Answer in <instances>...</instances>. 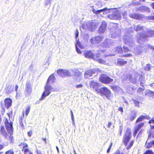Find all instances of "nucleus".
Listing matches in <instances>:
<instances>
[{
	"label": "nucleus",
	"mask_w": 154,
	"mask_h": 154,
	"mask_svg": "<svg viewBox=\"0 0 154 154\" xmlns=\"http://www.w3.org/2000/svg\"><path fill=\"white\" fill-rule=\"evenodd\" d=\"M139 9L142 11H146L147 12H149L150 11L149 9L147 7L142 6L139 8Z\"/></svg>",
	"instance_id": "obj_27"
},
{
	"label": "nucleus",
	"mask_w": 154,
	"mask_h": 154,
	"mask_svg": "<svg viewBox=\"0 0 154 154\" xmlns=\"http://www.w3.org/2000/svg\"><path fill=\"white\" fill-rule=\"evenodd\" d=\"M80 43H79V42H77V44L75 45V48L76 49V51L77 53L79 54H80L81 53V52L80 50L78 48L77 46H79V47H80Z\"/></svg>",
	"instance_id": "obj_34"
},
{
	"label": "nucleus",
	"mask_w": 154,
	"mask_h": 154,
	"mask_svg": "<svg viewBox=\"0 0 154 154\" xmlns=\"http://www.w3.org/2000/svg\"><path fill=\"white\" fill-rule=\"evenodd\" d=\"M154 36V31L149 30L148 29L147 32H146L145 34L143 33L142 32L141 33V34L140 35V39H138V42L139 44L141 43L140 40H141V39H144L148 37Z\"/></svg>",
	"instance_id": "obj_7"
},
{
	"label": "nucleus",
	"mask_w": 154,
	"mask_h": 154,
	"mask_svg": "<svg viewBox=\"0 0 154 154\" xmlns=\"http://www.w3.org/2000/svg\"><path fill=\"white\" fill-rule=\"evenodd\" d=\"M26 91L27 92H31L32 89L29 83H28L26 84Z\"/></svg>",
	"instance_id": "obj_31"
},
{
	"label": "nucleus",
	"mask_w": 154,
	"mask_h": 154,
	"mask_svg": "<svg viewBox=\"0 0 154 154\" xmlns=\"http://www.w3.org/2000/svg\"><path fill=\"white\" fill-rule=\"evenodd\" d=\"M30 106H28L26 108V112H25V115H26V116H27L28 115L30 112Z\"/></svg>",
	"instance_id": "obj_36"
},
{
	"label": "nucleus",
	"mask_w": 154,
	"mask_h": 154,
	"mask_svg": "<svg viewBox=\"0 0 154 154\" xmlns=\"http://www.w3.org/2000/svg\"><path fill=\"white\" fill-rule=\"evenodd\" d=\"M45 5L47 6L49 4L50 5V6L51 4V0H45Z\"/></svg>",
	"instance_id": "obj_43"
},
{
	"label": "nucleus",
	"mask_w": 154,
	"mask_h": 154,
	"mask_svg": "<svg viewBox=\"0 0 154 154\" xmlns=\"http://www.w3.org/2000/svg\"><path fill=\"white\" fill-rule=\"evenodd\" d=\"M118 110L119 111L121 112V114H122L123 113V107H119V108L118 109Z\"/></svg>",
	"instance_id": "obj_48"
},
{
	"label": "nucleus",
	"mask_w": 154,
	"mask_h": 154,
	"mask_svg": "<svg viewBox=\"0 0 154 154\" xmlns=\"http://www.w3.org/2000/svg\"><path fill=\"white\" fill-rule=\"evenodd\" d=\"M19 122V123H20V125H19V126L20 127H21V128L23 129H24V126L23 125V122Z\"/></svg>",
	"instance_id": "obj_42"
},
{
	"label": "nucleus",
	"mask_w": 154,
	"mask_h": 154,
	"mask_svg": "<svg viewBox=\"0 0 154 154\" xmlns=\"http://www.w3.org/2000/svg\"><path fill=\"white\" fill-rule=\"evenodd\" d=\"M135 30L138 32L140 37V35L142 33V32L144 34H145L146 32H147L148 28L139 25L137 26Z\"/></svg>",
	"instance_id": "obj_14"
},
{
	"label": "nucleus",
	"mask_w": 154,
	"mask_h": 154,
	"mask_svg": "<svg viewBox=\"0 0 154 154\" xmlns=\"http://www.w3.org/2000/svg\"><path fill=\"white\" fill-rule=\"evenodd\" d=\"M99 80L102 83L105 84H109L113 81V79L105 74L101 75L99 78Z\"/></svg>",
	"instance_id": "obj_6"
},
{
	"label": "nucleus",
	"mask_w": 154,
	"mask_h": 154,
	"mask_svg": "<svg viewBox=\"0 0 154 154\" xmlns=\"http://www.w3.org/2000/svg\"><path fill=\"white\" fill-rule=\"evenodd\" d=\"M83 86L81 84H79L78 85H77L76 86V88H79L82 87Z\"/></svg>",
	"instance_id": "obj_54"
},
{
	"label": "nucleus",
	"mask_w": 154,
	"mask_h": 154,
	"mask_svg": "<svg viewBox=\"0 0 154 154\" xmlns=\"http://www.w3.org/2000/svg\"><path fill=\"white\" fill-rule=\"evenodd\" d=\"M94 23L91 21H88L83 23L81 26V27L84 29H89L92 32L96 28V26L94 25Z\"/></svg>",
	"instance_id": "obj_9"
},
{
	"label": "nucleus",
	"mask_w": 154,
	"mask_h": 154,
	"mask_svg": "<svg viewBox=\"0 0 154 154\" xmlns=\"http://www.w3.org/2000/svg\"><path fill=\"white\" fill-rule=\"evenodd\" d=\"M132 54H127L125 55H124L123 56L125 57H130L132 56Z\"/></svg>",
	"instance_id": "obj_56"
},
{
	"label": "nucleus",
	"mask_w": 154,
	"mask_h": 154,
	"mask_svg": "<svg viewBox=\"0 0 154 154\" xmlns=\"http://www.w3.org/2000/svg\"><path fill=\"white\" fill-rule=\"evenodd\" d=\"M149 85L151 87L154 88V82L150 84Z\"/></svg>",
	"instance_id": "obj_61"
},
{
	"label": "nucleus",
	"mask_w": 154,
	"mask_h": 154,
	"mask_svg": "<svg viewBox=\"0 0 154 154\" xmlns=\"http://www.w3.org/2000/svg\"><path fill=\"white\" fill-rule=\"evenodd\" d=\"M4 123L7 132L6 131L4 126L1 125L0 133L5 139L13 142L14 140L13 123L11 122H9L7 118L5 119Z\"/></svg>",
	"instance_id": "obj_1"
},
{
	"label": "nucleus",
	"mask_w": 154,
	"mask_h": 154,
	"mask_svg": "<svg viewBox=\"0 0 154 154\" xmlns=\"http://www.w3.org/2000/svg\"><path fill=\"white\" fill-rule=\"evenodd\" d=\"M97 74V71L95 70L90 69L87 70L85 73V76L86 78H88L91 76L93 74H95V73Z\"/></svg>",
	"instance_id": "obj_18"
},
{
	"label": "nucleus",
	"mask_w": 154,
	"mask_h": 154,
	"mask_svg": "<svg viewBox=\"0 0 154 154\" xmlns=\"http://www.w3.org/2000/svg\"><path fill=\"white\" fill-rule=\"evenodd\" d=\"M113 9L112 8H110V9H107L106 8H103L102 9L98 10H96L95 9H93L92 10V11L95 14H98L99 13H100V12L104 11V12H106V13H109L110 12V10H112Z\"/></svg>",
	"instance_id": "obj_19"
},
{
	"label": "nucleus",
	"mask_w": 154,
	"mask_h": 154,
	"mask_svg": "<svg viewBox=\"0 0 154 154\" xmlns=\"http://www.w3.org/2000/svg\"><path fill=\"white\" fill-rule=\"evenodd\" d=\"M134 103V104L135 106H136L138 107L139 106V101L134 99L133 100Z\"/></svg>",
	"instance_id": "obj_38"
},
{
	"label": "nucleus",
	"mask_w": 154,
	"mask_h": 154,
	"mask_svg": "<svg viewBox=\"0 0 154 154\" xmlns=\"http://www.w3.org/2000/svg\"><path fill=\"white\" fill-rule=\"evenodd\" d=\"M111 88L113 90H116L117 89L118 87L116 86H112Z\"/></svg>",
	"instance_id": "obj_47"
},
{
	"label": "nucleus",
	"mask_w": 154,
	"mask_h": 154,
	"mask_svg": "<svg viewBox=\"0 0 154 154\" xmlns=\"http://www.w3.org/2000/svg\"><path fill=\"white\" fill-rule=\"evenodd\" d=\"M119 26V25L116 23H112L110 25L109 29L110 32V35L112 38H115L120 35L121 30Z\"/></svg>",
	"instance_id": "obj_3"
},
{
	"label": "nucleus",
	"mask_w": 154,
	"mask_h": 154,
	"mask_svg": "<svg viewBox=\"0 0 154 154\" xmlns=\"http://www.w3.org/2000/svg\"><path fill=\"white\" fill-rule=\"evenodd\" d=\"M97 93H99L101 96H105L108 99H109L111 97V92L106 87H103L99 89Z\"/></svg>",
	"instance_id": "obj_5"
},
{
	"label": "nucleus",
	"mask_w": 154,
	"mask_h": 154,
	"mask_svg": "<svg viewBox=\"0 0 154 154\" xmlns=\"http://www.w3.org/2000/svg\"><path fill=\"white\" fill-rule=\"evenodd\" d=\"M107 25L105 21H103L100 27L98 29L100 33H103L105 32Z\"/></svg>",
	"instance_id": "obj_20"
},
{
	"label": "nucleus",
	"mask_w": 154,
	"mask_h": 154,
	"mask_svg": "<svg viewBox=\"0 0 154 154\" xmlns=\"http://www.w3.org/2000/svg\"><path fill=\"white\" fill-rule=\"evenodd\" d=\"M123 126L122 125H121L119 127V129H120V136L122 135V131L123 130Z\"/></svg>",
	"instance_id": "obj_45"
},
{
	"label": "nucleus",
	"mask_w": 154,
	"mask_h": 154,
	"mask_svg": "<svg viewBox=\"0 0 154 154\" xmlns=\"http://www.w3.org/2000/svg\"><path fill=\"white\" fill-rule=\"evenodd\" d=\"M131 136V129L129 128H127L124 135L122 140V141L125 146H127Z\"/></svg>",
	"instance_id": "obj_4"
},
{
	"label": "nucleus",
	"mask_w": 154,
	"mask_h": 154,
	"mask_svg": "<svg viewBox=\"0 0 154 154\" xmlns=\"http://www.w3.org/2000/svg\"><path fill=\"white\" fill-rule=\"evenodd\" d=\"M123 48L124 49V51L125 52H128L129 50L128 48L127 47L124 46L123 47Z\"/></svg>",
	"instance_id": "obj_53"
},
{
	"label": "nucleus",
	"mask_w": 154,
	"mask_h": 154,
	"mask_svg": "<svg viewBox=\"0 0 154 154\" xmlns=\"http://www.w3.org/2000/svg\"><path fill=\"white\" fill-rule=\"evenodd\" d=\"M143 51V48L140 46H138L136 47V48H134V52L137 54H140Z\"/></svg>",
	"instance_id": "obj_25"
},
{
	"label": "nucleus",
	"mask_w": 154,
	"mask_h": 154,
	"mask_svg": "<svg viewBox=\"0 0 154 154\" xmlns=\"http://www.w3.org/2000/svg\"><path fill=\"white\" fill-rule=\"evenodd\" d=\"M18 146L20 147H22V151L24 153V154H33L28 148V145L26 143H21L18 145Z\"/></svg>",
	"instance_id": "obj_10"
},
{
	"label": "nucleus",
	"mask_w": 154,
	"mask_h": 154,
	"mask_svg": "<svg viewBox=\"0 0 154 154\" xmlns=\"http://www.w3.org/2000/svg\"><path fill=\"white\" fill-rule=\"evenodd\" d=\"M45 90L42 93L41 98L40 99V100H43L50 94L52 88L50 86V85L46 84L45 87Z\"/></svg>",
	"instance_id": "obj_8"
},
{
	"label": "nucleus",
	"mask_w": 154,
	"mask_h": 154,
	"mask_svg": "<svg viewBox=\"0 0 154 154\" xmlns=\"http://www.w3.org/2000/svg\"><path fill=\"white\" fill-rule=\"evenodd\" d=\"M150 117L148 116H141L137 119L135 122L136 123L143 121L144 119H150Z\"/></svg>",
	"instance_id": "obj_22"
},
{
	"label": "nucleus",
	"mask_w": 154,
	"mask_h": 154,
	"mask_svg": "<svg viewBox=\"0 0 154 154\" xmlns=\"http://www.w3.org/2000/svg\"><path fill=\"white\" fill-rule=\"evenodd\" d=\"M144 154H154V153L151 150H147L144 153Z\"/></svg>",
	"instance_id": "obj_41"
},
{
	"label": "nucleus",
	"mask_w": 154,
	"mask_h": 154,
	"mask_svg": "<svg viewBox=\"0 0 154 154\" xmlns=\"http://www.w3.org/2000/svg\"><path fill=\"white\" fill-rule=\"evenodd\" d=\"M122 51V49L121 46H119L115 48V52L116 53H121Z\"/></svg>",
	"instance_id": "obj_29"
},
{
	"label": "nucleus",
	"mask_w": 154,
	"mask_h": 154,
	"mask_svg": "<svg viewBox=\"0 0 154 154\" xmlns=\"http://www.w3.org/2000/svg\"><path fill=\"white\" fill-rule=\"evenodd\" d=\"M14 152L12 150H9L5 152V154H14Z\"/></svg>",
	"instance_id": "obj_39"
},
{
	"label": "nucleus",
	"mask_w": 154,
	"mask_h": 154,
	"mask_svg": "<svg viewBox=\"0 0 154 154\" xmlns=\"http://www.w3.org/2000/svg\"><path fill=\"white\" fill-rule=\"evenodd\" d=\"M144 125V123L143 122H142L138 124L135 126L133 132V135L134 137H135L136 136L138 132Z\"/></svg>",
	"instance_id": "obj_17"
},
{
	"label": "nucleus",
	"mask_w": 154,
	"mask_h": 154,
	"mask_svg": "<svg viewBox=\"0 0 154 154\" xmlns=\"http://www.w3.org/2000/svg\"><path fill=\"white\" fill-rule=\"evenodd\" d=\"M134 140H131L129 145L127 146L126 149H130L131 147L133 146L134 143Z\"/></svg>",
	"instance_id": "obj_35"
},
{
	"label": "nucleus",
	"mask_w": 154,
	"mask_h": 154,
	"mask_svg": "<svg viewBox=\"0 0 154 154\" xmlns=\"http://www.w3.org/2000/svg\"><path fill=\"white\" fill-rule=\"evenodd\" d=\"M144 90V88H139L137 90V92L139 94H143V91Z\"/></svg>",
	"instance_id": "obj_33"
},
{
	"label": "nucleus",
	"mask_w": 154,
	"mask_h": 154,
	"mask_svg": "<svg viewBox=\"0 0 154 154\" xmlns=\"http://www.w3.org/2000/svg\"><path fill=\"white\" fill-rule=\"evenodd\" d=\"M70 112H71V116L72 119V120H73V119H74L72 111V110H70Z\"/></svg>",
	"instance_id": "obj_57"
},
{
	"label": "nucleus",
	"mask_w": 154,
	"mask_h": 154,
	"mask_svg": "<svg viewBox=\"0 0 154 154\" xmlns=\"http://www.w3.org/2000/svg\"><path fill=\"white\" fill-rule=\"evenodd\" d=\"M24 112H23V113L22 116L20 117L19 122H23V120L24 119Z\"/></svg>",
	"instance_id": "obj_44"
},
{
	"label": "nucleus",
	"mask_w": 154,
	"mask_h": 154,
	"mask_svg": "<svg viewBox=\"0 0 154 154\" xmlns=\"http://www.w3.org/2000/svg\"><path fill=\"white\" fill-rule=\"evenodd\" d=\"M56 78L54 77V74L51 75L49 77L46 84L50 85V83H51L54 82Z\"/></svg>",
	"instance_id": "obj_24"
},
{
	"label": "nucleus",
	"mask_w": 154,
	"mask_h": 154,
	"mask_svg": "<svg viewBox=\"0 0 154 154\" xmlns=\"http://www.w3.org/2000/svg\"><path fill=\"white\" fill-rule=\"evenodd\" d=\"M103 37L101 35L95 36L94 38H92L90 39V42L92 44L98 43L103 39Z\"/></svg>",
	"instance_id": "obj_13"
},
{
	"label": "nucleus",
	"mask_w": 154,
	"mask_h": 154,
	"mask_svg": "<svg viewBox=\"0 0 154 154\" xmlns=\"http://www.w3.org/2000/svg\"><path fill=\"white\" fill-rule=\"evenodd\" d=\"M79 35V32L78 30H76L75 32V37L76 40L77 39V38L78 37Z\"/></svg>",
	"instance_id": "obj_52"
},
{
	"label": "nucleus",
	"mask_w": 154,
	"mask_h": 154,
	"mask_svg": "<svg viewBox=\"0 0 154 154\" xmlns=\"http://www.w3.org/2000/svg\"><path fill=\"white\" fill-rule=\"evenodd\" d=\"M113 154H123V152L121 153L120 150H117Z\"/></svg>",
	"instance_id": "obj_49"
},
{
	"label": "nucleus",
	"mask_w": 154,
	"mask_h": 154,
	"mask_svg": "<svg viewBox=\"0 0 154 154\" xmlns=\"http://www.w3.org/2000/svg\"><path fill=\"white\" fill-rule=\"evenodd\" d=\"M117 64L120 65H123L126 64L127 63V61H124L122 59H118Z\"/></svg>",
	"instance_id": "obj_28"
},
{
	"label": "nucleus",
	"mask_w": 154,
	"mask_h": 154,
	"mask_svg": "<svg viewBox=\"0 0 154 154\" xmlns=\"http://www.w3.org/2000/svg\"><path fill=\"white\" fill-rule=\"evenodd\" d=\"M111 40L110 39H107L103 42L101 45L104 48H108L111 44Z\"/></svg>",
	"instance_id": "obj_23"
},
{
	"label": "nucleus",
	"mask_w": 154,
	"mask_h": 154,
	"mask_svg": "<svg viewBox=\"0 0 154 154\" xmlns=\"http://www.w3.org/2000/svg\"><path fill=\"white\" fill-rule=\"evenodd\" d=\"M84 54L86 58L92 59L99 63L105 64V61L100 58L99 53H97L95 55L91 51L85 50L84 51Z\"/></svg>",
	"instance_id": "obj_2"
},
{
	"label": "nucleus",
	"mask_w": 154,
	"mask_h": 154,
	"mask_svg": "<svg viewBox=\"0 0 154 154\" xmlns=\"http://www.w3.org/2000/svg\"><path fill=\"white\" fill-rule=\"evenodd\" d=\"M63 75L64 76H63L62 77H67L71 76L70 73L68 71L65 70V72H64V73H63Z\"/></svg>",
	"instance_id": "obj_32"
},
{
	"label": "nucleus",
	"mask_w": 154,
	"mask_h": 154,
	"mask_svg": "<svg viewBox=\"0 0 154 154\" xmlns=\"http://www.w3.org/2000/svg\"><path fill=\"white\" fill-rule=\"evenodd\" d=\"M13 113V112L12 111H11L9 113H7V115L9 117V118H10L12 116Z\"/></svg>",
	"instance_id": "obj_50"
},
{
	"label": "nucleus",
	"mask_w": 154,
	"mask_h": 154,
	"mask_svg": "<svg viewBox=\"0 0 154 154\" xmlns=\"http://www.w3.org/2000/svg\"><path fill=\"white\" fill-rule=\"evenodd\" d=\"M140 85L142 87H144V84L143 82H140Z\"/></svg>",
	"instance_id": "obj_63"
},
{
	"label": "nucleus",
	"mask_w": 154,
	"mask_h": 154,
	"mask_svg": "<svg viewBox=\"0 0 154 154\" xmlns=\"http://www.w3.org/2000/svg\"><path fill=\"white\" fill-rule=\"evenodd\" d=\"M136 116V113H134V114L130 116V120L131 121H132L134 119Z\"/></svg>",
	"instance_id": "obj_40"
},
{
	"label": "nucleus",
	"mask_w": 154,
	"mask_h": 154,
	"mask_svg": "<svg viewBox=\"0 0 154 154\" xmlns=\"http://www.w3.org/2000/svg\"><path fill=\"white\" fill-rule=\"evenodd\" d=\"M32 131H29L27 132V134L29 136L31 137L32 135Z\"/></svg>",
	"instance_id": "obj_55"
},
{
	"label": "nucleus",
	"mask_w": 154,
	"mask_h": 154,
	"mask_svg": "<svg viewBox=\"0 0 154 154\" xmlns=\"http://www.w3.org/2000/svg\"><path fill=\"white\" fill-rule=\"evenodd\" d=\"M111 123L110 122H109L108 123V125H107V127L108 128H109L110 127V126L111 125Z\"/></svg>",
	"instance_id": "obj_62"
},
{
	"label": "nucleus",
	"mask_w": 154,
	"mask_h": 154,
	"mask_svg": "<svg viewBox=\"0 0 154 154\" xmlns=\"http://www.w3.org/2000/svg\"><path fill=\"white\" fill-rule=\"evenodd\" d=\"M4 147V145L0 144V150L2 149Z\"/></svg>",
	"instance_id": "obj_59"
},
{
	"label": "nucleus",
	"mask_w": 154,
	"mask_h": 154,
	"mask_svg": "<svg viewBox=\"0 0 154 154\" xmlns=\"http://www.w3.org/2000/svg\"><path fill=\"white\" fill-rule=\"evenodd\" d=\"M89 85L90 88L97 91V92L99 89L98 88L100 86L98 83L93 81H91L89 83Z\"/></svg>",
	"instance_id": "obj_16"
},
{
	"label": "nucleus",
	"mask_w": 154,
	"mask_h": 154,
	"mask_svg": "<svg viewBox=\"0 0 154 154\" xmlns=\"http://www.w3.org/2000/svg\"><path fill=\"white\" fill-rule=\"evenodd\" d=\"M148 19L149 20H152L154 22V16H150L147 17Z\"/></svg>",
	"instance_id": "obj_46"
},
{
	"label": "nucleus",
	"mask_w": 154,
	"mask_h": 154,
	"mask_svg": "<svg viewBox=\"0 0 154 154\" xmlns=\"http://www.w3.org/2000/svg\"><path fill=\"white\" fill-rule=\"evenodd\" d=\"M18 86L17 85H16L15 86V91L16 92H17V89L18 88Z\"/></svg>",
	"instance_id": "obj_60"
},
{
	"label": "nucleus",
	"mask_w": 154,
	"mask_h": 154,
	"mask_svg": "<svg viewBox=\"0 0 154 154\" xmlns=\"http://www.w3.org/2000/svg\"><path fill=\"white\" fill-rule=\"evenodd\" d=\"M151 6L152 8L154 9V2H153L151 4Z\"/></svg>",
	"instance_id": "obj_64"
},
{
	"label": "nucleus",
	"mask_w": 154,
	"mask_h": 154,
	"mask_svg": "<svg viewBox=\"0 0 154 154\" xmlns=\"http://www.w3.org/2000/svg\"><path fill=\"white\" fill-rule=\"evenodd\" d=\"M108 17L110 19L119 20L121 18L120 13L118 11L108 15Z\"/></svg>",
	"instance_id": "obj_15"
},
{
	"label": "nucleus",
	"mask_w": 154,
	"mask_h": 154,
	"mask_svg": "<svg viewBox=\"0 0 154 154\" xmlns=\"http://www.w3.org/2000/svg\"><path fill=\"white\" fill-rule=\"evenodd\" d=\"M36 151L37 154H41L42 153L41 151L38 149H37Z\"/></svg>",
	"instance_id": "obj_58"
},
{
	"label": "nucleus",
	"mask_w": 154,
	"mask_h": 154,
	"mask_svg": "<svg viewBox=\"0 0 154 154\" xmlns=\"http://www.w3.org/2000/svg\"><path fill=\"white\" fill-rule=\"evenodd\" d=\"M138 74L137 73H134L132 75L127 74L126 75V79H128L133 84H135L136 83L137 79V78Z\"/></svg>",
	"instance_id": "obj_12"
},
{
	"label": "nucleus",
	"mask_w": 154,
	"mask_h": 154,
	"mask_svg": "<svg viewBox=\"0 0 154 154\" xmlns=\"http://www.w3.org/2000/svg\"><path fill=\"white\" fill-rule=\"evenodd\" d=\"M153 145V143H152V141L151 142L148 143H146V148H149L152 147V145Z\"/></svg>",
	"instance_id": "obj_37"
},
{
	"label": "nucleus",
	"mask_w": 154,
	"mask_h": 154,
	"mask_svg": "<svg viewBox=\"0 0 154 154\" xmlns=\"http://www.w3.org/2000/svg\"><path fill=\"white\" fill-rule=\"evenodd\" d=\"M148 47L149 48H151V49L154 50V46L153 45H150L148 44L147 45Z\"/></svg>",
	"instance_id": "obj_51"
},
{
	"label": "nucleus",
	"mask_w": 154,
	"mask_h": 154,
	"mask_svg": "<svg viewBox=\"0 0 154 154\" xmlns=\"http://www.w3.org/2000/svg\"><path fill=\"white\" fill-rule=\"evenodd\" d=\"M129 16L130 17L135 19H140L141 18V16L140 15L134 13L130 14Z\"/></svg>",
	"instance_id": "obj_26"
},
{
	"label": "nucleus",
	"mask_w": 154,
	"mask_h": 154,
	"mask_svg": "<svg viewBox=\"0 0 154 154\" xmlns=\"http://www.w3.org/2000/svg\"><path fill=\"white\" fill-rule=\"evenodd\" d=\"M124 42L126 45L129 46L130 47L134 48L135 46L133 40L131 37L125 35L124 37Z\"/></svg>",
	"instance_id": "obj_11"
},
{
	"label": "nucleus",
	"mask_w": 154,
	"mask_h": 154,
	"mask_svg": "<svg viewBox=\"0 0 154 154\" xmlns=\"http://www.w3.org/2000/svg\"><path fill=\"white\" fill-rule=\"evenodd\" d=\"M4 102L5 106L7 109H8L12 105V100L9 98H7L4 100Z\"/></svg>",
	"instance_id": "obj_21"
},
{
	"label": "nucleus",
	"mask_w": 154,
	"mask_h": 154,
	"mask_svg": "<svg viewBox=\"0 0 154 154\" xmlns=\"http://www.w3.org/2000/svg\"><path fill=\"white\" fill-rule=\"evenodd\" d=\"M64 72H65V70L62 69H58L57 70V73L58 74L62 77L63 76H64L63 75Z\"/></svg>",
	"instance_id": "obj_30"
}]
</instances>
